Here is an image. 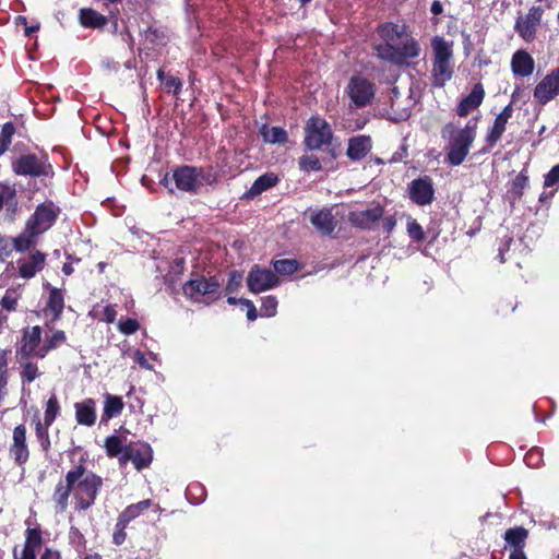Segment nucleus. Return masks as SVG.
I'll use <instances>...</instances> for the list:
<instances>
[{"instance_id": "nucleus-18", "label": "nucleus", "mask_w": 559, "mask_h": 559, "mask_svg": "<svg viewBox=\"0 0 559 559\" xmlns=\"http://www.w3.org/2000/svg\"><path fill=\"white\" fill-rule=\"evenodd\" d=\"M13 171L24 176H40L45 167L35 155H23L13 163Z\"/></svg>"}, {"instance_id": "nucleus-49", "label": "nucleus", "mask_w": 559, "mask_h": 559, "mask_svg": "<svg viewBox=\"0 0 559 559\" xmlns=\"http://www.w3.org/2000/svg\"><path fill=\"white\" fill-rule=\"evenodd\" d=\"M15 197V189L5 185H0V209L3 204L10 202Z\"/></svg>"}, {"instance_id": "nucleus-24", "label": "nucleus", "mask_w": 559, "mask_h": 559, "mask_svg": "<svg viewBox=\"0 0 559 559\" xmlns=\"http://www.w3.org/2000/svg\"><path fill=\"white\" fill-rule=\"evenodd\" d=\"M310 221L318 231L323 235L331 234L336 226V221L329 210H322L313 213Z\"/></svg>"}, {"instance_id": "nucleus-55", "label": "nucleus", "mask_w": 559, "mask_h": 559, "mask_svg": "<svg viewBox=\"0 0 559 559\" xmlns=\"http://www.w3.org/2000/svg\"><path fill=\"white\" fill-rule=\"evenodd\" d=\"M116 318H117V311L115 309V306L107 305L104 308L103 320L106 321L107 323H112V322H115Z\"/></svg>"}, {"instance_id": "nucleus-13", "label": "nucleus", "mask_w": 559, "mask_h": 559, "mask_svg": "<svg viewBox=\"0 0 559 559\" xmlns=\"http://www.w3.org/2000/svg\"><path fill=\"white\" fill-rule=\"evenodd\" d=\"M57 217V209L52 203L40 204L34 215L27 221L29 229H34L39 235L49 229Z\"/></svg>"}, {"instance_id": "nucleus-51", "label": "nucleus", "mask_w": 559, "mask_h": 559, "mask_svg": "<svg viewBox=\"0 0 559 559\" xmlns=\"http://www.w3.org/2000/svg\"><path fill=\"white\" fill-rule=\"evenodd\" d=\"M559 183V164L554 166L545 176V187H554Z\"/></svg>"}, {"instance_id": "nucleus-46", "label": "nucleus", "mask_w": 559, "mask_h": 559, "mask_svg": "<svg viewBox=\"0 0 559 559\" xmlns=\"http://www.w3.org/2000/svg\"><path fill=\"white\" fill-rule=\"evenodd\" d=\"M140 329V324L135 319L128 318L118 323V330L126 335L134 334Z\"/></svg>"}, {"instance_id": "nucleus-54", "label": "nucleus", "mask_w": 559, "mask_h": 559, "mask_svg": "<svg viewBox=\"0 0 559 559\" xmlns=\"http://www.w3.org/2000/svg\"><path fill=\"white\" fill-rule=\"evenodd\" d=\"M15 133V127L12 122H7L0 127V140H11Z\"/></svg>"}, {"instance_id": "nucleus-15", "label": "nucleus", "mask_w": 559, "mask_h": 559, "mask_svg": "<svg viewBox=\"0 0 559 559\" xmlns=\"http://www.w3.org/2000/svg\"><path fill=\"white\" fill-rule=\"evenodd\" d=\"M383 215V207L379 204H372L366 209H357L349 213L348 219L354 225L361 228H369L378 222Z\"/></svg>"}, {"instance_id": "nucleus-33", "label": "nucleus", "mask_w": 559, "mask_h": 559, "mask_svg": "<svg viewBox=\"0 0 559 559\" xmlns=\"http://www.w3.org/2000/svg\"><path fill=\"white\" fill-rule=\"evenodd\" d=\"M39 234L34 229H29L28 225H26L25 230L13 239V247L17 251H25L29 249L36 241V238Z\"/></svg>"}, {"instance_id": "nucleus-44", "label": "nucleus", "mask_w": 559, "mask_h": 559, "mask_svg": "<svg viewBox=\"0 0 559 559\" xmlns=\"http://www.w3.org/2000/svg\"><path fill=\"white\" fill-rule=\"evenodd\" d=\"M477 120L471 119L464 127L460 126L459 138L454 140H474L476 136Z\"/></svg>"}, {"instance_id": "nucleus-63", "label": "nucleus", "mask_w": 559, "mask_h": 559, "mask_svg": "<svg viewBox=\"0 0 559 559\" xmlns=\"http://www.w3.org/2000/svg\"><path fill=\"white\" fill-rule=\"evenodd\" d=\"M411 115L409 110L404 109L402 112H400L396 117H394L395 120H404L408 118Z\"/></svg>"}, {"instance_id": "nucleus-7", "label": "nucleus", "mask_w": 559, "mask_h": 559, "mask_svg": "<svg viewBox=\"0 0 559 559\" xmlns=\"http://www.w3.org/2000/svg\"><path fill=\"white\" fill-rule=\"evenodd\" d=\"M153 459L152 449L145 442H130L124 452L119 456L120 465L124 466L128 462H132L134 467L140 471L147 467Z\"/></svg>"}, {"instance_id": "nucleus-29", "label": "nucleus", "mask_w": 559, "mask_h": 559, "mask_svg": "<svg viewBox=\"0 0 559 559\" xmlns=\"http://www.w3.org/2000/svg\"><path fill=\"white\" fill-rule=\"evenodd\" d=\"M278 181V178L273 173H267L260 176L251 186L249 191L246 193L247 198H254L261 194L263 191L274 187Z\"/></svg>"}, {"instance_id": "nucleus-14", "label": "nucleus", "mask_w": 559, "mask_h": 559, "mask_svg": "<svg viewBox=\"0 0 559 559\" xmlns=\"http://www.w3.org/2000/svg\"><path fill=\"white\" fill-rule=\"evenodd\" d=\"M409 198L418 205L430 204L433 200V187L429 177L413 180L408 187Z\"/></svg>"}, {"instance_id": "nucleus-50", "label": "nucleus", "mask_w": 559, "mask_h": 559, "mask_svg": "<svg viewBox=\"0 0 559 559\" xmlns=\"http://www.w3.org/2000/svg\"><path fill=\"white\" fill-rule=\"evenodd\" d=\"M164 87L168 93L173 92L175 95H177L182 87V83L179 79L169 76L165 80Z\"/></svg>"}, {"instance_id": "nucleus-22", "label": "nucleus", "mask_w": 559, "mask_h": 559, "mask_svg": "<svg viewBox=\"0 0 559 559\" xmlns=\"http://www.w3.org/2000/svg\"><path fill=\"white\" fill-rule=\"evenodd\" d=\"M485 90L480 83L473 86L471 93L462 99L457 106L459 116H466L469 111L476 109L484 100Z\"/></svg>"}, {"instance_id": "nucleus-23", "label": "nucleus", "mask_w": 559, "mask_h": 559, "mask_svg": "<svg viewBox=\"0 0 559 559\" xmlns=\"http://www.w3.org/2000/svg\"><path fill=\"white\" fill-rule=\"evenodd\" d=\"M95 401L93 399H86L83 402L74 404L75 419L78 424L84 426H93L96 420Z\"/></svg>"}, {"instance_id": "nucleus-8", "label": "nucleus", "mask_w": 559, "mask_h": 559, "mask_svg": "<svg viewBox=\"0 0 559 559\" xmlns=\"http://www.w3.org/2000/svg\"><path fill=\"white\" fill-rule=\"evenodd\" d=\"M543 14L544 10L540 7H532L526 15L518 17L514 28L522 39L527 43L535 39Z\"/></svg>"}, {"instance_id": "nucleus-60", "label": "nucleus", "mask_w": 559, "mask_h": 559, "mask_svg": "<svg viewBox=\"0 0 559 559\" xmlns=\"http://www.w3.org/2000/svg\"><path fill=\"white\" fill-rule=\"evenodd\" d=\"M40 559H61V555L58 550L46 548Z\"/></svg>"}, {"instance_id": "nucleus-45", "label": "nucleus", "mask_w": 559, "mask_h": 559, "mask_svg": "<svg viewBox=\"0 0 559 559\" xmlns=\"http://www.w3.org/2000/svg\"><path fill=\"white\" fill-rule=\"evenodd\" d=\"M277 309V299L273 296H266L262 299V316L274 317Z\"/></svg>"}, {"instance_id": "nucleus-39", "label": "nucleus", "mask_w": 559, "mask_h": 559, "mask_svg": "<svg viewBox=\"0 0 559 559\" xmlns=\"http://www.w3.org/2000/svg\"><path fill=\"white\" fill-rule=\"evenodd\" d=\"M21 296H22V294L19 288L7 289L4 296L1 299L2 309L7 310L9 312L15 311Z\"/></svg>"}, {"instance_id": "nucleus-26", "label": "nucleus", "mask_w": 559, "mask_h": 559, "mask_svg": "<svg viewBox=\"0 0 559 559\" xmlns=\"http://www.w3.org/2000/svg\"><path fill=\"white\" fill-rule=\"evenodd\" d=\"M64 308V296L63 293L55 287L49 289V297L45 308L46 312H50L52 314V321H57L60 319L61 313Z\"/></svg>"}, {"instance_id": "nucleus-25", "label": "nucleus", "mask_w": 559, "mask_h": 559, "mask_svg": "<svg viewBox=\"0 0 559 559\" xmlns=\"http://www.w3.org/2000/svg\"><path fill=\"white\" fill-rule=\"evenodd\" d=\"M152 506V501L150 499L140 501L138 503L131 504L127 507L123 512L119 515L117 521V526L127 527L129 522L133 519L138 518L141 513L147 510Z\"/></svg>"}, {"instance_id": "nucleus-3", "label": "nucleus", "mask_w": 559, "mask_h": 559, "mask_svg": "<svg viewBox=\"0 0 559 559\" xmlns=\"http://www.w3.org/2000/svg\"><path fill=\"white\" fill-rule=\"evenodd\" d=\"M431 46L435 53L432 83L435 86L442 87L451 80L453 74L451 66V59L453 56L452 45L444 38L436 36L432 38Z\"/></svg>"}, {"instance_id": "nucleus-6", "label": "nucleus", "mask_w": 559, "mask_h": 559, "mask_svg": "<svg viewBox=\"0 0 559 559\" xmlns=\"http://www.w3.org/2000/svg\"><path fill=\"white\" fill-rule=\"evenodd\" d=\"M559 96V68L549 71L534 87L533 97L538 105H546Z\"/></svg>"}, {"instance_id": "nucleus-58", "label": "nucleus", "mask_w": 559, "mask_h": 559, "mask_svg": "<svg viewBox=\"0 0 559 559\" xmlns=\"http://www.w3.org/2000/svg\"><path fill=\"white\" fill-rule=\"evenodd\" d=\"M124 528L126 527L116 525V532L112 535V539L116 545H121L126 540L127 534L124 532Z\"/></svg>"}, {"instance_id": "nucleus-12", "label": "nucleus", "mask_w": 559, "mask_h": 559, "mask_svg": "<svg viewBox=\"0 0 559 559\" xmlns=\"http://www.w3.org/2000/svg\"><path fill=\"white\" fill-rule=\"evenodd\" d=\"M348 95L353 103L358 107H364L373 97V85L362 76H353L348 87Z\"/></svg>"}, {"instance_id": "nucleus-1", "label": "nucleus", "mask_w": 559, "mask_h": 559, "mask_svg": "<svg viewBox=\"0 0 559 559\" xmlns=\"http://www.w3.org/2000/svg\"><path fill=\"white\" fill-rule=\"evenodd\" d=\"M66 480L72 488L76 508L80 510L88 509L94 503L102 487V478L82 464L69 471Z\"/></svg>"}, {"instance_id": "nucleus-19", "label": "nucleus", "mask_w": 559, "mask_h": 559, "mask_svg": "<svg viewBox=\"0 0 559 559\" xmlns=\"http://www.w3.org/2000/svg\"><path fill=\"white\" fill-rule=\"evenodd\" d=\"M535 61L525 50H518L511 58V70L514 75L526 78L533 74Z\"/></svg>"}, {"instance_id": "nucleus-34", "label": "nucleus", "mask_w": 559, "mask_h": 559, "mask_svg": "<svg viewBox=\"0 0 559 559\" xmlns=\"http://www.w3.org/2000/svg\"><path fill=\"white\" fill-rule=\"evenodd\" d=\"M123 406L124 405L120 396L106 394L104 403V417L109 419L120 415Z\"/></svg>"}, {"instance_id": "nucleus-62", "label": "nucleus", "mask_w": 559, "mask_h": 559, "mask_svg": "<svg viewBox=\"0 0 559 559\" xmlns=\"http://www.w3.org/2000/svg\"><path fill=\"white\" fill-rule=\"evenodd\" d=\"M510 559H526L523 550L521 549H514L511 555H510Z\"/></svg>"}, {"instance_id": "nucleus-53", "label": "nucleus", "mask_w": 559, "mask_h": 559, "mask_svg": "<svg viewBox=\"0 0 559 559\" xmlns=\"http://www.w3.org/2000/svg\"><path fill=\"white\" fill-rule=\"evenodd\" d=\"M12 245L9 239L0 235V260L3 261L11 253Z\"/></svg>"}, {"instance_id": "nucleus-2", "label": "nucleus", "mask_w": 559, "mask_h": 559, "mask_svg": "<svg viewBox=\"0 0 559 559\" xmlns=\"http://www.w3.org/2000/svg\"><path fill=\"white\" fill-rule=\"evenodd\" d=\"M178 190L200 193L206 186H212L217 181L216 174L199 167L180 166L176 168L170 178ZM162 182L168 186L169 178L165 176Z\"/></svg>"}, {"instance_id": "nucleus-31", "label": "nucleus", "mask_w": 559, "mask_h": 559, "mask_svg": "<svg viewBox=\"0 0 559 559\" xmlns=\"http://www.w3.org/2000/svg\"><path fill=\"white\" fill-rule=\"evenodd\" d=\"M512 114L513 107L511 105L503 108V110L496 117L487 140H498L506 130V124L512 117Z\"/></svg>"}, {"instance_id": "nucleus-10", "label": "nucleus", "mask_w": 559, "mask_h": 559, "mask_svg": "<svg viewBox=\"0 0 559 559\" xmlns=\"http://www.w3.org/2000/svg\"><path fill=\"white\" fill-rule=\"evenodd\" d=\"M41 342V329L38 325L25 328L17 348V356L21 359L38 357V349Z\"/></svg>"}, {"instance_id": "nucleus-52", "label": "nucleus", "mask_w": 559, "mask_h": 559, "mask_svg": "<svg viewBox=\"0 0 559 559\" xmlns=\"http://www.w3.org/2000/svg\"><path fill=\"white\" fill-rule=\"evenodd\" d=\"M460 134V126L455 123H448L444 126L442 130V138L444 140H453L455 138H459Z\"/></svg>"}, {"instance_id": "nucleus-36", "label": "nucleus", "mask_w": 559, "mask_h": 559, "mask_svg": "<svg viewBox=\"0 0 559 559\" xmlns=\"http://www.w3.org/2000/svg\"><path fill=\"white\" fill-rule=\"evenodd\" d=\"M19 359H20L19 361H20V368H21L20 374H21L23 382L31 383L37 377H39L40 373H39L37 364L32 361L31 358L21 359V357H19Z\"/></svg>"}, {"instance_id": "nucleus-48", "label": "nucleus", "mask_w": 559, "mask_h": 559, "mask_svg": "<svg viewBox=\"0 0 559 559\" xmlns=\"http://www.w3.org/2000/svg\"><path fill=\"white\" fill-rule=\"evenodd\" d=\"M407 231L411 238L421 241L425 238L421 226L416 221H409L407 224Z\"/></svg>"}, {"instance_id": "nucleus-17", "label": "nucleus", "mask_w": 559, "mask_h": 559, "mask_svg": "<svg viewBox=\"0 0 559 559\" xmlns=\"http://www.w3.org/2000/svg\"><path fill=\"white\" fill-rule=\"evenodd\" d=\"M10 455L19 465L24 464L28 460L29 452L26 445V428L24 425H19L13 430Z\"/></svg>"}, {"instance_id": "nucleus-16", "label": "nucleus", "mask_w": 559, "mask_h": 559, "mask_svg": "<svg viewBox=\"0 0 559 559\" xmlns=\"http://www.w3.org/2000/svg\"><path fill=\"white\" fill-rule=\"evenodd\" d=\"M218 287L217 282L203 277L190 280L183 286V294L193 301H201L206 295L213 294Z\"/></svg>"}, {"instance_id": "nucleus-56", "label": "nucleus", "mask_w": 559, "mask_h": 559, "mask_svg": "<svg viewBox=\"0 0 559 559\" xmlns=\"http://www.w3.org/2000/svg\"><path fill=\"white\" fill-rule=\"evenodd\" d=\"M239 301H240V304L245 305L248 308L247 318L250 321L255 320L258 314H257V309H255L253 302L248 299H239Z\"/></svg>"}, {"instance_id": "nucleus-61", "label": "nucleus", "mask_w": 559, "mask_h": 559, "mask_svg": "<svg viewBox=\"0 0 559 559\" xmlns=\"http://www.w3.org/2000/svg\"><path fill=\"white\" fill-rule=\"evenodd\" d=\"M430 11L433 15H439L443 12V5L442 3L439 1V0H435L432 3H431V8H430Z\"/></svg>"}, {"instance_id": "nucleus-4", "label": "nucleus", "mask_w": 559, "mask_h": 559, "mask_svg": "<svg viewBox=\"0 0 559 559\" xmlns=\"http://www.w3.org/2000/svg\"><path fill=\"white\" fill-rule=\"evenodd\" d=\"M378 58L393 64H404L408 59H414L419 56L420 48L416 39L411 37L407 33L401 39L400 44L390 48L388 46H376Z\"/></svg>"}, {"instance_id": "nucleus-40", "label": "nucleus", "mask_w": 559, "mask_h": 559, "mask_svg": "<svg viewBox=\"0 0 559 559\" xmlns=\"http://www.w3.org/2000/svg\"><path fill=\"white\" fill-rule=\"evenodd\" d=\"M371 146L369 142H348L347 155L353 160H358L366 156Z\"/></svg>"}, {"instance_id": "nucleus-37", "label": "nucleus", "mask_w": 559, "mask_h": 559, "mask_svg": "<svg viewBox=\"0 0 559 559\" xmlns=\"http://www.w3.org/2000/svg\"><path fill=\"white\" fill-rule=\"evenodd\" d=\"M468 142H454L449 151L448 158L452 165H460L468 153Z\"/></svg>"}, {"instance_id": "nucleus-32", "label": "nucleus", "mask_w": 559, "mask_h": 559, "mask_svg": "<svg viewBox=\"0 0 559 559\" xmlns=\"http://www.w3.org/2000/svg\"><path fill=\"white\" fill-rule=\"evenodd\" d=\"M528 532L524 527L510 528L504 534L506 542L514 549H523Z\"/></svg>"}, {"instance_id": "nucleus-30", "label": "nucleus", "mask_w": 559, "mask_h": 559, "mask_svg": "<svg viewBox=\"0 0 559 559\" xmlns=\"http://www.w3.org/2000/svg\"><path fill=\"white\" fill-rule=\"evenodd\" d=\"M66 333L61 330H53L50 335H46L43 346L38 349V358H45L47 354L66 343Z\"/></svg>"}, {"instance_id": "nucleus-35", "label": "nucleus", "mask_w": 559, "mask_h": 559, "mask_svg": "<svg viewBox=\"0 0 559 559\" xmlns=\"http://www.w3.org/2000/svg\"><path fill=\"white\" fill-rule=\"evenodd\" d=\"M127 445L126 439L119 436H110L105 440V449L110 457L121 456Z\"/></svg>"}, {"instance_id": "nucleus-47", "label": "nucleus", "mask_w": 559, "mask_h": 559, "mask_svg": "<svg viewBox=\"0 0 559 559\" xmlns=\"http://www.w3.org/2000/svg\"><path fill=\"white\" fill-rule=\"evenodd\" d=\"M128 354L130 355L132 360L134 362H136L141 368L146 369V370L153 369V366L148 364V360L146 359L145 355L141 350L134 349L132 352H129Z\"/></svg>"}, {"instance_id": "nucleus-42", "label": "nucleus", "mask_w": 559, "mask_h": 559, "mask_svg": "<svg viewBox=\"0 0 559 559\" xmlns=\"http://www.w3.org/2000/svg\"><path fill=\"white\" fill-rule=\"evenodd\" d=\"M260 134L263 136V140H286L287 134L284 129L280 127L269 128L266 124H263L260 129Z\"/></svg>"}, {"instance_id": "nucleus-43", "label": "nucleus", "mask_w": 559, "mask_h": 559, "mask_svg": "<svg viewBox=\"0 0 559 559\" xmlns=\"http://www.w3.org/2000/svg\"><path fill=\"white\" fill-rule=\"evenodd\" d=\"M274 270L277 274L289 275L297 271L298 264L295 260H277L273 262Z\"/></svg>"}, {"instance_id": "nucleus-11", "label": "nucleus", "mask_w": 559, "mask_h": 559, "mask_svg": "<svg viewBox=\"0 0 559 559\" xmlns=\"http://www.w3.org/2000/svg\"><path fill=\"white\" fill-rule=\"evenodd\" d=\"M43 546V533L39 527H27L25 531V542L21 549H13L14 559H36L38 550Z\"/></svg>"}, {"instance_id": "nucleus-28", "label": "nucleus", "mask_w": 559, "mask_h": 559, "mask_svg": "<svg viewBox=\"0 0 559 559\" xmlns=\"http://www.w3.org/2000/svg\"><path fill=\"white\" fill-rule=\"evenodd\" d=\"M45 263V255L38 251L32 254L29 261L23 262L19 266V271L22 277L31 278L39 270L43 269Z\"/></svg>"}, {"instance_id": "nucleus-64", "label": "nucleus", "mask_w": 559, "mask_h": 559, "mask_svg": "<svg viewBox=\"0 0 559 559\" xmlns=\"http://www.w3.org/2000/svg\"><path fill=\"white\" fill-rule=\"evenodd\" d=\"M83 559H102L98 554L86 555Z\"/></svg>"}, {"instance_id": "nucleus-21", "label": "nucleus", "mask_w": 559, "mask_h": 559, "mask_svg": "<svg viewBox=\"0 0 559 559\" xmlns=\"http://www.w3.org/2000/svg\"><path fill=\"white\" fill-rule=\"evenodd\" d=\"M305 140H331V128L320 117H311L307 121Z\"/></svg>"}, {"instance_id": "nucleus-27", "label": "nucleus", "mask_w": 559, "mask_h": 559, "mask_svg": "<svg viewBox=\"0 0 559 559\" xmlns=\"http://www.w3.org/2000/svg\"><path fill=\"white\" fill-rule=\"evenodd\" d=\"M79 20L84 27L88 28H100L107 24V17L105 15L90 8L80 10Z\"/></svg>"}, {"instance_id": "nucleus-20", "label": "nucleus", "mask_w": 559, "mask_h": 559, "mask_svg": "<svg viewBox=\"0 0 559 559\" xmlns=\"http://www.w3.org/2000/svg\"><path fill=\"white\" fill-rule=\"evenodd\" d=\"M379 35L383 43L379 44L378 46H388L390 48H394L406 35V29L405 26H400L394 23H385L379 27Z\"/></svg>"}, {"instance_id": "nucleus-5", "label": "nucleus", "mask_w": 559, "mask_h": 559, "mask_svg": "<svg viewBox=\"0 0 559 559\" xmlns=\"http://www.w3.org/2000/svg\"><path fill=\"white\" fill-rule=\"evenodd\" d=\"M333 142H309V154L299 159V166L305 171H318L321 164L330 160L333 155Z\"/></svg>"}, {"instance_id": "nucleus-41", "label": "nucleus", "mask_w": 559, "mask_h": 559, "mask_svg": "<svg viewBox=\"0 0 559 559\" xmlns=\"http://www.w3.org/2000/svg\"><path fill=\"white\" fill-rule=\"evenodd\" d=\"M60 406L57 400L56 395H52L49 397V400L46 403V409L44 415V421L46 427H49L56 419L57 415L59 414Z\"/></svg>"}, {"instance_id": "nucleus-38", "label": "nucleus", "mask_w": 559, "mask_h": 559, "mask_svg": "<svg viewBox=\"0 0 559 559\" xmlns=\"http://www.w3.org/2000/svg\"><path fill=\"white\" fill-rule=\"evenodd\" d=\"M70 493H72V488H70V484L66 480V484H58L55 492H53V501L58 504L60 511H64L68 506V499Z\"/></svg>"}, {"instance_id": "nucleus-57", "label": "nucleus", "mask_w": 559, "mask_h": 559, "mask_svg": "<svg viewBox=\"0 0 559 559\" xmlns=\"http://www.w3.org/2000/svg\"><path fill=\"white\" fill-rule=\"evenodd\" d=\"M241 280H242L241 274L233 273L230 276L229 283L227 285V290L229 293L234 292L237 287L240 286Z\"/></svg>"}, {"instance_id": "nucleus-59", "label": "nucleus", "mask_w": 559, "mask_h": 559, "mask_svg": "<svg viewBox=\"0 0 559 559\" xmlns=\"http://www.w3.org/2000/svg\"><path fill=\"white\" fill-rule=\"evenodd\" d=\"M47 428L48 427H46L45 423L43 424V423L38 421L36 424V435H37V437L40 438V439L45 438L46 443L48 444L49 441H48Z\"/></svg>"}, {"instance_id": "nucleus-9", "label": "nucleus", "mask_w": 559, "mask_h": 559, "mask_svg": "<svg viewBox=\"0 0 559 559\" xmlns=\"http://www.w3.org/2000/svg\"><path fill=\"white\" fill-rule=\"evenodd\" d=\"M247 285L251 293L259 294L276 287L278 278L271 270L254 265L248 274Z\"/></svg>"}]
</instances>
